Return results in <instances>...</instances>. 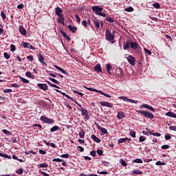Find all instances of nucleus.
<instances>
[{
	"instance_id": "46",
	"label": "nucleus",
	"mask_w": 176,
	"mask_h": 176,
	"mask_svg": "<svg viewBox=\"0 0 176 176\" xmlns=\"http://www.w3.org/2000/svg\"><path fill=\"white\" fill-rule=\"evenodd\" d=\"M94 23L96 28H100V22L98 21H94Z\"/></svg>"
},
{
	"instance_id": "53",
	"label": "nucleus",
	"mask_w": 176,
	"mask_h": 176,
	"mask_svg": "<svg viewBox=\"0 0 176 176\" xmlns=\"http://www.w3.org/2000/svg\"><path fill=\"white\" fill-rule=\"evenodd\" d=\"M84 118V120L85 122H87V120H89L90 119V116H89V113L85 114Z\"/></svg>"
},
{
	"instance_id": "64",
	"label": "nucleus",
	"mask_w": 176,
	"mask_h": 176,
	"mask_svg": "<svg viewBox=\"0 0 176 176\" xmlns=\"http://www.w3.org/2000/svg\"><path fill=\"white\" fill-rule=\"evenodd\" d=\"M169 129L172 130V131H176V126H170Z\"/></svg>"
},
{
	"instance_id": "15",
	"label": "nucleus",
	"mask_w": 176,
	"mask_h": 176,
	"mask_svg": "<svg viewBox=\"0 0 176 176\" xmlns=\"http://www.w3.org/2000/svg\"><path fill=\"white\" fill-rule=\"evenodd\" d=\"M60 32L62 34L63 38L67 39V41H71V37H69V36H68L65 32L63 31V30H60Z\"/></svg>"
},
{
	"instance_id": "32",
	"label": "nucleus",
	"mask_w": 176,
	"mask_h": 176,
	"mask_svg": "<svg viewBox=\"0 0 176 176\" xmlns=\"http://www.w3.org/2000/svg\"><path fill=\"white\" fill-rule=\"evenodd\" d=\"M129 140V138H120L118 140V144H123V142H125V141H127Z\"/></svg>"
},
{
	"instance_id": "19",
	"label": "nucleus",
	"mask_w": 176,
	"mask_h": 176,
	"mask_svg": "<svg viewBox=\"0 0 176 176\" xmlns=\"http://www.w3.org/2000/svg\"><path fill=\"white\" fill-rule=\"evenodd\" d=\"M54 67H55V68H56V69H58V71L62 72V74H65V75H69L68 72H67V71H65L64 69L60 67L58 65H55Z\"/></svg>"
},
{
	"instance_id": "42",
	"label": "nucleus",
	"mask_w": 176,
	"mask_h": 176,
	"mask_svg": "<svg viewBox=\"0 0 176 176\" xmlns=\"http://www.w3.org/2000/svg\"><path fill=\"white\" fill-rule=\"evenodd\" d=\"M100 94H102V96H104V97H107V98H111V95L107 94L104 92L100 91Z\"/></svg>"
},
{
	"instance_id": "55",
	"label": "nucleus",
	"mask_w": 176,
	"mask_h": 176,
	"mask_svg": "<svg viewBox=\"0 0 176 176\" xmlns=\"http://www.w3.org/2000/svg\"><path fill=\"white\" fill-rule=\"evenodd\" d=\"M156 166H165L166 163L158 161L155 163Z\"/></svg>"
},
{
	"instance_id": "54",
	"label": "nucleus",
	"mask_w": 176,
	"mask_h": 176,
	"mask_svg": "<svg viewBox=\"0 0 176 176\" xmlns=\"http://www.w3.org/2000/svg\"><path fill=\"white\" fill-rule=\"evenodd\" d=\"M145 140H146V138L144 136H140L139 138L140 142H144V141H145Z\"/></svg>"
},
{
	"instance_id": "1",
	"label": "nucleus",
	"mask_w": 176,
	"mask_h": 176,
	"mask_svg": "<svg viewBox=\"0 0 176 176\" xmlns=\"http://www.w3.org/2000/svg\"><path fill=\"white\" fill-rule=\"evenodd\" d=\"M136 112L138 113H140L141 115H143V116H145V118H148V119H154L155 116L153 113L148 111H141V110H136Z\"/></svg>"
},
{
	"instance_id": "22",
	"label": "nucleus",
	"mask_w": 176,
	"mask_h": 176,
	"mask_svg": "<svg viewBox=\"0 0 176 176\" xmlns=\"http://www.w3.org/2000/svg\"><path fill=\"white\" fill-rule=\"evenodd\" d=\"M166 116H169V118H174L176 119V114L172 111H168L166 113Z\"/></svg>"
},
{
	"instance_id": "63",
	"label": "nucleus",
	"mask_w": 176,
	"mask_h": 176,
	"mask_svg": "<svg viewBox=\"0 0 176 176\" xmlns=\"http://www.w3.org/2000/svg\"><path fill=\"white\" fill-rule=\"evenodd\" d=\"M169 148H170V146L165 144L162 146L161 149H168Z\"/></svg>"
},
{
	"instance_id": "3",
	"label": "nucleus",
	"mask_w": 176,
	"mask_h": 176,
	"mask_svg": "<svg viewBox=\"0 0 176 176\" xmlns=\"http://www.w3.org/2000/svg\"><path fill=\"white\" fill-rule=\"evenodd\" d=\"M40 119L41 122H44V123H47L48 124H54V120L52 118H49L45 116H41Z\"/></svg>"
},
{
	"instance_id": "10",
	"label": "nucleus",
	"mask_w": 176,
	"mask_h": 176,
	"mask_svg": "<svg viewBox=\"0 0 176 176\" xmlns=\"http://www.w3.org/2000/svg\"><path fill=\"white\" fill-rule=\"evenodd\" d=\"M37 56H38V61L41 63V64H43V65H47V63L45 62V58L43 57V56H42L41 54H37Z\"/></svg>"
},
{
	"instance_id": "51",
	"label": "nucleus",
	"mask_w": 176,
	"mask_h": 176,
	"mask_svg": "<svg viewBox=\"0 0 176 176\" xmlns=\"http://www.w3.org/2000/svg\"><path fill=\"white\" fill-rule=\"evenodd\" d=\"M116 71L118 73V75H121V76H123V71H122L121 68L117 69Z\"/></svg>"
},
{
	"instance_id": "59",
	"label": "nucleus",
	"mask_w": 176,
	"mask_h": 176,
	"mask_svg": "<svg viewBox=\"0 0 176 176\" xmlns=\"http://www.w3.org/2000/svg\"><path fill=\"white\" fill-rule=\"evenodd\" d=\"M97 153H98V155H99V156H102V154L104 153V151H102V150H101V149H98L97 150Z\"/></svg>"
},
{
	"instance_id": "35",
	"label": "nucleus",
	"mask_w": 176,
	"mask_h": 176,
	"mask_svg": "<svg viewBox=\"0 0 176 176\" xmlns=\"http://www.w3.org/2000/svg\"><path fill=\"white\" fill-rule=\"evenodd\" d=\"M120 163L124 167H126L127 166V163H126L123 159H120Z\"/></svg>"
},
{
	"instance_id": "18",
	"label": "nucleus",
	"mask_w": 176,
	"mask_h": 176,
	"mask_svg": "<svg viewBox=\"0 0 176 176\" xmlns=\"http://www.w3.org/2000/svg\"><path fill=\"white\" fill-rule=\"evenodd\" d=\"M61 130V128L58 126H54L50 129L51 133H54V131H60Z\"/></svg>"
},
{
	"instance_id": "28",
	"label": "nucleus",
	"mask_w": 176,
	"mask_h": 176,
	"mask_svg": "<svg viewBox=\"0 0 176 176\" xmlns=\"http://www.w3.org/2000/svg\"><path fill=\"white\" fill-rule=\"evenodd\" d=\"M25 76H28V78H30L31 79H35V76L32 74L30 72H26Z\"/></svg>"
},
{
	"instance_id": "25",
	"label": "nucleus",
	"mask_w": 176,
	"mask_h": 176,
	"mask_svg": "<svg viewBox=\"0 0 176 176\" xmlns=\"http://www.w3.org/2000/svg\"><path fill=\"white\" fill-rule=\"evenodd\" d=\"M131 175H134L135 174H138V175H140L142 174V171L137 169V170H132L131 172Z\"/></svg>"
},
{
	"instance_id": "33",
	"label": "nucleus",
	"mask_w": 176,
	"mask_h": 176,
	"mask_svg": "<svg viewBox=\"0 0 176 176\" xmlns=\"http://www.w3.org/2000/svg\"><path fill=\"white\" fill-rule=\"evenodd\" d=\"M87 90H89V91H95V93H100L101 91L97 90L93 87H87Z\"/></svg>"
},
{
	"instance_id": "12",
	"label": "nucleus",
	"mask_w": 176,
	"mask_h": 176,
	"mask_svg": "<svg viewBox=\"0 0 176 176\" xmlns=\"http://www.w3.org/2000/svg\"><path fill=\"white\" fill-rule=\"evenodd\" d=\"M37 87H38V89H41V90H44V91H46V90H47V85L46 84H41L38 83L37 84Z\"/></svg>"
},
{
	"instance_id": "7",
	"label": "nucleus",
	"mask_w": 176,
	"mask_h": 176,
	"mask_svg": "<svg viewBox=\"0 0 176 176\" xmlns=\"http://www.w3.org/2000/svg\"><path fill=\"white\" fill-rule=\"evenodd\" d=\"M100 105L102 107H107V108H113V105L112 103H109V102H99Z\"/></svg>"
},
{
	"instance_id": "52",
	"label": "nucleus",
	"mask_w": 176,
	"mask_h": 176,
	"mask_svg": "<svg viewBox=\"0 0 176 176\" xmlns=\"http://www.w3.org/2000/svg\"><path fill=\"white\" fill-rule=\"evenodd\" d=\"M8 142H12V144H17V140L10 138L9 139Z\"/></svg>"
},
{
	"instance_id": "50",
	"label": "nucleus",
	"mask_w": 176,
	"mask_h": 176,
	"mask_svg": "<svg viewBox=\"0 0 176 176\" xmlns=\"http://www.w3.org/2000/svg\"><path fill=\"white\" fill-rule=\"evenodd\" d=\"M129 135H131V137H133V138H135V132L133 131V130H131V131L129 132Z\"/></svg>"
},
{
	"instance_id": "30",
	"label": "nucleus",
	"mask_w": 176,
	"mask_h": 176,
	"mask_svg": "<svg viewBox=\"0 0 176 176\" xmlns=\"http://www.w3.org/2000/svg\"><path fill=\"white\" fill-rule=\"evenodd\" d=\"M144 108L146 109H149L150 111H151V112H155V109L152 107V106H149L148 104H145Z\"/></svg>"
},
{
	"instance_id": "34",
	"label": "nucleus",
	"mask_w": 176,
	"mask_h": 176,
	"mask_svg": "<svg viewBox=\"0 0 176 176\" xmlns=\"http://www.w3.org/2000/svg\"><path fill=\"white\" fill-rule=\"evenodd\" d=\"M48 79L50 80H51V82H53L54 83H56V85L60 84V81H58V80H56V79H54V78H53L52 77L48 78Z\"/></svg>"
},
{
	"instance_id": "36",
	"label": "nucleus",
	"mask_w": 176,
	"mask_h": 176,
	"mask_svg": "<svg viewBox=\"0 0 176 176\" xmlns=\"http://www.w3.org/2000/svg\"><path fill=\"white\" fill-rule=\"evenodd\" d=\"M25 155H30V153H32V155H36V152L34 151H25Z\"/></svg>"
},
{
	"instance_id": "49",
	"label": "nucleus",
	"mask_w": 176,
	"mask_h": 176,
	"mask_svg": "<svg viewBox=\"0 0 176 176\" xmlns=\"http://www.w3.org/2000/svg\"><path fill=\"white\" fill-rule=\"evenodd\" d=\"M3 56L6 60H9L10 58V55H9V54H8V52H4Z\"/></svg>"
},
{
	"instance_id": "61",
	"label": "nucleus",
	"mask_w": 176,
	"mask_h": 176,
	"mask_svg": "<svg viewBox=\"0 0 176 176\" xmlns=\"http://www.w3.org/2000/svg\"><path fill=\"white\" fill-rule=\"evenodd\" d=\"M60 157H63L64 159H67V158L69 157V154L67 153V154L61 155L60 156Z\"/></svg>"
},
{
	"instance_id": "8",
	"label": "nucleus",
	"mask_w": 176,
	"mask_h": 176,
	"mask_svg": "<svg viewBox=\"0 0 176 176\" xmlns=\"http://www.w3.org/2000/svg\"><path fill=\"white\" fill-rule=\"evenodd\" d=\"M92 10L93 12H96V14H97V13H100V12H102V8L98 6H92Z\"/></svg>"
},
{
	"instance_id": "44",
	"label": "nucleus",
	"mask_w": 176,
	"mask_h": 176,
	"mask_svg": "<svg viewBox=\"0 0 176 176\" xmlns=\"http://www.w3.org/2000/svg\"><path fill=\"white\" fill-rule=\"evenodd\" d=\"M165 140L168 141V140H171V135L170 133L165 134Z\"/></svg>"
},
{
	"instance_id": "60",
	"label": "nucleus",
	"mask_w": 176,
	"mask_h": 176,
	"mask_svg": "<svg viewBox=\"0 0 176 176\" xmlns=\"http://www.w3.org/2000/svg\"><path fill=\"white\" fill-rule=\"evenodd\" d=\"M1 16L3 20L6 19V14H5V12L3 11H1Z\"/></svg>"
},
{
	"instance_id": "5",
	"label": "nucleus",
	"mask_w": 176,
	"mask_h": 176,
	"mask_svg": "<svg viewBox=\"0 0 176 176\" xmlns=\"http://www.w3.org/2000/svg\"><path fill=\"white\" fill-rule=\"evenodd\" d=\"M128 63H129V64H131V65H134L135 64V58L131 55H129L127 58H126Z\"/></svg>"
},
{
	"instance_id": "4",
	"label": "nucleus",
	"mask_w": 176,
	"mask_h": 176,
	"mask_svg": "<svg viewBox=\"0 0 176 176\" xmlns=\"http://www.w3.org/2000/svg\"><path fill=\"white\" fill-rule=\"evenodd\" d=\"M118 98L119 100H122L123 101H126V102H131V104H138V100H134L126 96H120Z\"/></svg>"
},
{
	"instance_id": "48",
	"label": "nucleus",
	"mask_w": 176,
	"mask_h": 176,
	"mask_svg": "<svg viewBox=\"0 0 176 176\" xmlns=\"http://www.w3.org/2000/svg\"><path fill=\"white\" fill-rule=\"evenodd\" d=\"M16 174H19L21 175L23 173H24V170L23 168H19L18 170H16Z\"/></svg>"
},
{
	"instance_id": "26",
	"label": "nucleus",
	"mask_w": 176,
	"mask_h": 176,
	"mask_svg": "<svg viewBox=\"0 0 176 176\" xmlns=\"http://www.w3.org/2000/svg\"><path fill=\"white\" fill-rule=\"evenodd\" d=\"M49 167V165L46 163H42V164H40L38 166V168H47Z\"/></svg>"
},
{
	"instance_id": "21",
	"label": "nucleus",
	"mask_w": 176,
	"mask_h": 176,
	"mask_svg": "<svg viewBox=\"0 0 176 176\" xmlns=\"http://www.w3.org/2000/svg\"><path fill=\"white\" fill-rule=\"evenodd\" d=\"M98 129L100 130L101 133H102L103 134H108V131L102 126H100L99 125H98Z\"/></svg>"
},
{
	"instance_id": "24",
	"label": "nucleus",
	"mask_w": 176,
	"mask_h": 176,
	"mask_svg": "<svg viewBox=\"0 0 176 176\" xmlns=\"http://www.w3.org/2000/svg\"><path fill=\"white\" fill-rule=\"evenodd\" d=\"M125 115L123 111H119L117 114V118L118 119H123V118H124Z\"/></svg>"
},
{
	"instance_id": "20",
	"label": "nucleus",
	"mask_w": 176,
	"mask_h": 176,
	"mask_svg": "<svg viewBox=\"0 0 176 176\" xmlns=\"http://www.w3.org/2000/svg\"><path fill=\"white\" fill-rule=\"evenodd\" d=\"M94 71L96 72H102V69H101V65L100 64H97L95 67H94Z\"/></svg>"
},
{
	"instance_id": "38",
	"label": "nucleus",
	"mask_w": 176,
	"mask_h": 176,
	"mask_svg": "<svg viewBox=\"0 0 176 176\" xmlns=\"http://www.w3.org/2000/svg\"><path fill=\"white\" fill-rule=\"evenodd\" d=\"M105 20H106V21H108L109 23H113L115 21V20H113V19H112L109 16L106 17Z\"/></svg>"
},
{
	"instance_id": "37",
	"label": "nucleus",
	"mask_w": 176,
	"mask_h": 176,
	"mask_svg": "<svg viewBox=\"0 0 176 176\" xmlns=\"http://www.w3.org/2000/svg\"><path fill=\"white\" fill-rule=\"evenodd\" d=\"M19 78L21 79V80H22L23 83H30V80L25 79V78L19 76Z\"/></svg>"
},
{
	"instance_id": "62",
	"label": "nucleus",
	"mask_w": 176,
	"mask_h": 176,
	"mask_svg": "<svg viewBox=\"0 0 176 176\" xmlns=\"http://www.w3.org/2000/svg\"><path fill=\"white\" fill-rule=\"evenodd\" d=\"M75 17H76V21H77L78 23H80V17H79V15H78V14H75Z\"/></svg>"
},
{
	"instance_id": "31",
	"label": "nucleus",
	"mask_w": 176,
	"mask_h": 176,
	"mask_svg": "<svg viewBox=\"0 0 176 176\" xmlns=\"http://www.w3.org/2000/svg\"><path fill=\"white\" fill-rule=\"evenodd\" d=\"M21 46H23V47L28 49L30 47V46H31V44L30 43H25L23 41L21 43Z\"/></svg>"
},
{
	"instance_id": "45",
	"label": "nucleus",
	"mask_w": 176,
	"mask_h": 176,
	"mask_svg": "<svg viewBox=\"0 0 176 176\" xmlns=\"http://www.w3.org/2000/svg\"><path fill=\"white\" fill-rule=\"evenodd\" d=\"M153 8L155 9H160V4L159 3H155L153 4Z\"/></svg>"
},
{
	"instance_id": "39",
	"label": "nucleus",
	"mask_w": 176,
	"mask_h": 176,
	"mask_svg": "<svg viewBox=\"0 0 176 176\" xmlns=\"http://www.w3.org/2000/svg\"><path fill=\"white\" fill-rule=\"evenodd\" d=\"M107 69L108 71V73L111 74V71L112 70V65L108 64L107 65Z\"/></svg>"
},
{
	"instance_id": "41",
	"label": "nucleus",
	"mask_w": 176,
	"mask_h": 176,
	"mask_svg": "<svg viewBox=\"0 0 176 176\" xmlns=\"http://www.w3.org/2000/svg\"><path fill=\"white\" fill-rule=\"evenodd\" d=\"M2 131L4 134H6L7 135H12V133L6 129H3Z\"/></svg>"
},
{
	"instance_id": "56",
	"label": "nucleus",
	"mask_w": 176,
	"mask_h": 176,
	"mask_svg": "<svg viewBox=\"0 0 176 176\" xmlns=\"http://www.w3.org/2000/svg\"><path fill=\"white\" fill-rule=\"evenodd\" d=\"M133 11H134V8H133V7H129L125 10V12H133Z\"/></svg>"
},
{
	"instance_id": "17",
	"label": "nucleus",
	"mask_w": 176,
	"mask_h": 176,
	"mask_svg": "<svg viewBox=\"0 0 176 176\" xmlns=\"http://www.w3.org/2000/svg\"><path fill=\"white\" fill-rule=\"evenodd\" d=\"M78 111L81 112L82 116H85V115H87V113H89L87 109H84L83 107H81V109H78Z\"/></svg>"
},
{
	"instance_id": "29",
	"label": "nucleus",
	"mask_w": 176,
	"mask_h": 176,
	"mask_svg": "<svg viewBox=\"0 0 176 176\" xmlns=\"http://www.w3.org/2000/svg\"><path fill=\"white\" fill-rule=\"evenodd\" d=\"M1 157H5V159H12V157H10L9 155L3 153H0Z\"/></svg>"
},
{
	"instance_id": "43",
	"label": "nucleus",
	"mask_w": 176,
	"mask_h": 176,
	"mask_svg": "<svg viewBox=\"0 0 176 176\" xmlns=\"http://www.w3.org/2000/svg\"><path fill=\"white\" fill-rule=\"evenodd\" d=\"M133 163H138V164H140V163H143L142 160H141V159H140V158H137V159L134 160L133 161Z\"/></svg>"
},
{
	"instance_id": "40",
	"label": "nucleus",
	"mask_w": 176,
	"mask_h": 176,
	"mask_svg": "<svg viewBox=\"0 0 176 176\" xmlns=\"http://www.w3.org/2000/svg\"><path fill=\"white\" fill-rule=\"evenodd\" d=\"M85 134H86V133L85 132V131L82 130V131L79 133L80 138H84Z\"/></svg>"
},
{
	"instance_id": "27",
	"label": "nucleus",
	"mask_w": 176,
	"mask_h": 176,
	"mask_svg": "<svg viewBox=\"0 0 176 176\" xmlns=\"http://www.w3.org/2000/svg\"><path fill=\"white\" fill-rule=\"evenodd\" d=\"M148 134H150V135H154V137H160L162 135L159 132L153 133L151 131H149Z\"/></svg>"
},
{
	"instance_id": "14",
	"label": "nucleus",
	"mask_w": 176,
	"mask_h": 176,
	"mask_svg": "<svg viewBox=\"0 0 176 176\" xmlns=\"http://www.w3.org/2000/svg\"><path fill=\"white\" fill-rule=\"evenodd\" d=\"M131 49H133V50H137L138 49V43L131 41Z\"/></svg>"
},
{
	"instance_id": "57",
	"label": "nucleus",
	"mask_w": 176,
	"mask_h": 176,
	"mask_svg": "<svg viewBox=\"0 0 176 176\" xmlns=\"http://www.w3.org/2000/svg\"><path fill=\"white\" fill-rule=\"evenodd\" d=\"M52 162H64V160H61L60 158H54L52 160Z\"/></svg>"
},
{
	"instance_id": "6",
	"label": "nucleus",
	"mask_w": 176,
	"mask_h": 176,
	"mask_svg": "<svg viewBox=\"0 0 176 176\" xmlns=\"http://www.w3.org/2000/svg\"><path fill=\"white\" fill-rule=\"evenodd\" d=\"M57 23H58V24H62V25H65V19L64 18V15L59 16L57 18Z\"/></svg>"
},
{
	"instance_id": "11",
	"label": "nucleus",
	"mask_w": 176,
	"mask_h": 176,
	"mask_svg": "<svg viewBox=\"0 0 176 176\" xmlns=\"http://www.w3.org/2000/svg\"><path fill=\"white\" fill-rule=\"evenodd\" d=\"M131 42V40H126V42L123 47L124 50H130Z\"/></svg>"
},
{
	"instance_id": "58",
	"label": "nucleus",
	"mask_w": 176,
	"mask_h": 176,
	"mask_svg": "<svg viewBox=\"0 0 176 176\" xmlns=\"http://www.w3.org/2000/svg\"><path fill=\"white\" fill-rule=\"evenodd\" d=\"M28 60H29V61H31V63H32V61H34V56L29 55L27 56Z\"/></svg>"
},
{
	"instance_id": "9",
	"label": "nucleus",
	"mask_w": 176,
	"mask_h": 176,
	"mask_svg": "<svg viewBox=\"0 0 176 176\" xmlns=\"http://www.w3.org/2000/svg\"><path fill=\"white\" fill-rule=\"evenodd\" d=\"M19 32H20V34H21V35H23L24 36L27 35V30L24 27H23V25L19 26Z\"/></svg>"
},
{
	"instance_id": "23",
	"label": "nucleus",
	"mask_w": 176,
	"mask_h": 176,
	"mask_svg": "<svg viewBox=\"0 0 176 176\" xmlns=\"http://www.w3.org/2000/svg\"><path fill=\"white\" fill-rule=\"evenodd\" d=\"M68 28L69 30H70V31H72V32H74L75 34V32H76V31H78V28L75 27V26H72L71 25H68Z\"/></svg>"
},
{
	"instance_id": "16",
	"label": "nucleus",
	"mask_w": 176,
	"mask_h": 176,
	"mask_svg": "<svg viewBox=\"0 0 176 176\" xmlns=\"http://www.w3.org/2000/svg\"><path fill=\"white\" fill-rule=\"evenodd\" d=\"M91 140H93L95 142H97V144H99V142H101V139L97 138L96 135H91Z\"/></svg>"
},
{
	"instance_id": "2",
	"label": "nucleus",
	"mask_w": 176,
	"mask_h": 176,
	"mask_svg": "<svg viewBox=\"0 0 176 176\" xmlns=\"http://www.w3.org/2000/svg\"><path fill=\"white\" fill-rule=\"evenodd\" d=\"M105 36L107 41H109V42H111V43H115V37L109 30H106Z\"/></svg>"
},
{
	"instance_id": "47",
	"label": "nucleus",
	"mask_w": 176,
	"mask_h": 176,
	"mask_svg": "<svg viewBox=\"0 0 176 176\" xmlns=\"http://www.w3.org/2000/svg\"><path fill=\"white\" fill-rule=\"evenodd\" d=\"M10 51L11 52H16V45H15L11 44Z\"/></svg>"
},
{
	"instance_id": "13",
	"label": "nucleus",
	"mask_w": 176,
	"mask_h": 176,
	"mask_svg": "<svg viewBox=\"0 0 176 176\" xmlns=\"http://www.w3.org/2000/svg\"><path fill=\"white\" fill-rule=\"evenodd\" d=\"M61 13H63V10L60 8V7H56L55 8V14H56V16H63Z\"/></svg>"
}]
</instances>
